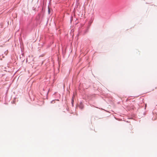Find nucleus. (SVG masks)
I'll return each instance as SVG.
<instances>
[{"label":"nucleus","mask_w":157,"mask_h":157,"mask_svg":"<svg viewBox=\"0 0 157 157\" xmlns=\"http://www.w3.org/2000/svg\"><path fill=\"white\" fill-rule=\"evenodd\" d=\"M48 13H50V9H48Z\"/></svg>","instance_id":"f257e3e1"}]
</instances>
